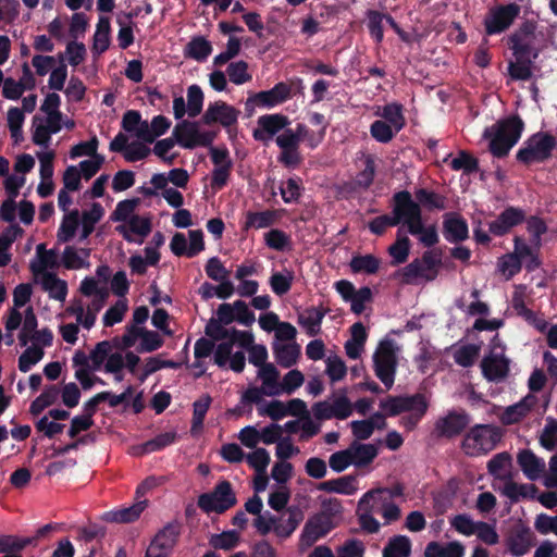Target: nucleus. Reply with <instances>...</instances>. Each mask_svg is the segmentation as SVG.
Here are the masks:
<instances>
[{
    "label": "nucleus",
    "mask_w": 557,
    "mask_h": 557,
    "mask_svg": "<svg viewBox=\"0 0 557 557\" xmlns=\"http://www.w3.org/2000/svg\"><path fill=\"white\" fill-rule=\"evenodd\" d=\"M392 218L397 225H406L408 233L419 231L418 221L422 218V210L408 190H400L393 195Z\"/></svg>",
    "instance_id": "nucleus-5"
},
{
    "label": "nucleus",
    "mask_w": 557,
    "mask_h": 557,
    "mask_svg": "<svg viewBox=\"0 0 557 557\" xmlns=\"http://www.w3.org/2000/svg\"><path fill=\"white\" fill-rule=\"evenodd\" d=\"M380 408L386 412L388 417L399 416L404 412H426L429 401L424 394L417 393L413 395L387 396L381 400Z\"/></svg>",
    "instance_id": "nucleus-7"
},
{
    "label": "nucleus",
    "mask_w": 557,
    "mask_h": 557,
    "mask_svg": "<svg viewBox=\"0 0 557 557\" xmlns=\"http://www.w3.org/2000/svg\"><path fill=\"white\" fill-rule=\"evenodd\" d=\"M287 512V520L285 522L278 520L277 525L274 527V532L278 537H289L305 517L304 511L297 506L288 507Z\"/></svg>",
    "instance_id": "nucleus-29"
},
{
    "label": "nucleus",
    "mask_w": 557,
    "mask_h": 557,
    "mask_svg": "<svg viewBox=\"0 0 557 557\" xmlns=\"http://www.w3.org/2000/svg\"><path fill=\"white\" fill-rule=\"evenodd\" d=\"M104 214V209L99 202H94L90 210L84 211L82 214V233L79 240L83 242L89 237L95 230V224L98 223Z\"/></svg>",
    "instance_id": "nucleus-34"
},
{
    "label": "nucleus",
    "mask_w": 557,
    "mask_h": 557,
    "mask_svg": "<svg viewBox=\"0 0 557 557\" xmlns=\"http://www.w3.org/2000/svg\"><path fill=\"white\" fill-rule=\"evenodd\" d=\"M523 129L524 122L518 114L498 121L492 128H486L484 138L490 139V152L498 159L507 157L521 138Z\"/></svg>",
    "instance_id": "nucleus-1"
},
{
    "label": "nucleus",
    "mask_w": 557,
    "mask_h": 557,
    "mask_svg": "<svg viewBox=\"0 0 557 557\" xmlns=\"http://www.w3.org/2000/svg\"><path fill=\"white\" fill-rule=\"evenodd\" d=\"M517 462L523 474L531 481L537 480L545 470V462L531 449H522L517 455Z\"/></svg>",
    "instance_id": "nucleus-18"
},
{
    "label": "nucleus",
    "mask_w": 557,
    "mask_h": 557,
    "mask_svg": "<svg viewBox=\"0 0 557 557\" xmlns=\"http://www.w3.org/2000/svg\"><path fill=\"white\" fill-rule=\"evenodd\" d=\"M416 198L419 205L424 206L429 210L437 209L444 210L446 208L447 199L445 196L436 194L433 190L420 188L416 191Z\"/></svg>",
    "instance_id": "nucleus-39"
},
{
    "label": "nucleus",
    "mask_w": 557,
    "mask_h": 557,
    "mask_svg": "<svg viewBox=\"0 0 557 557\" xmlns=\"http://www.w3.org/2000/svg\"><path fill=\"white\" fill-rule=\"evenodd\" d=\"M381 116L385 122L394 126L395 132H400L406 124L403 106L399 103L394 102L384 106Z\"/></svg>",
    "instance_id": "nucleus-42"
},
{
    "label": "nucleus",
    "mask_w": 557,
    "mask_h": 557,
    "mask_svg": "<svg viewBox=\"0 0 557 557\" xmlns=\"http://www.w3.org/2000/svg\"><path fill=\"white\" fill-rule=\"evenodd\" d=\"M110 32V18L107 16H100L94 34V42L91 47L94 54H102L109 49Z\"/></svg>",
    "instance_id": "nucleus-26"
},
{
    "label": "nucleus",
    "mask_w": 557,
    "mask_h": 557,
    "mask_svg": "<svg viewBox=\"0 0 557 557\" xmlns=\"http://www.w3.org/2000/svg\"><path fill=\"white\" fill-rule=\"evenodd\" d=\"M238 541H239L238 533L234 530H230V531H224L220 534H213L209 540V544L214 549L231 550L237 546Z\"/></svg>",
    "instance_id": "nucleus-44"
},
{
    "label": "nucleus",
    "mask_w": 557,
    "mask_h": 557,
    "mask_svg": "<svg viewBox=\"0 0 557 557\" xmlns=\"http://www.w3.org/2000/svg\"><path fill=\"white\" fill-rule=\"evenodd\" d=\"M227 75L230 81L235 85H243L249 81H251V75L248 73V64L247 62L240 60L237 62H232L227 66Z\"/></svg>",
    "instance_id": "nucleus-53"
},
{
    "label": "nucleus",
    "mask_w": 557,
    "mask_h": 557,
    "mask_svg": "<svg viewBox=\"0 0 557 557\" xmlns=\"http://www.w3.org/2000/svg\"><path fill=\"white\" fill-rule=\"evenodd\" d=\"M211 401L212 398L210 397V395L206 394L193 404V419L190 428V432L193 435L197 434L202 430L205 418L210 408Z\"/></svg>",
    "instance_id": "nucleus-36"
},
{
    "label": "nucleus",
    "mask_w": 557,
    "mask_h": 557,
    "mask_svg": "<svg viewBox=\"0 0 557 557\" xmlns=\"http://www.w3.org/2000/svg\"><path fill=\"white\" fill-rule=\"evenodd\" d=\"M185 124H197V122H190L187 120L177 123L173 129V137L176 143L185 149H194L196 143H194L195 136L191 133L190 127L184 126Z\"/></svg>",
    "instance_id": "nucleus-45"
},
{
    "label": "nucleus",
    "mask_w": 557,
    "mask_h": 557,
    "mask_svg": "<svg viewBox=\"0 0 557 557\" xmlns=\"http://www.w3.org/2000/svg\"><path fill=\"white\" fill-rule=\"evenodd\" d=\"M212 45L203 36H197L185 47V57L194 59L198 62H203L212 53Z\"/></svg>",
    "instance_id": "nucleus-32"
},
{
    "label": "nucleus",
    "mask_w": 557,
    "mask_h": 557,
    "mask_svg": "<svg viewBox=\"0 0 557 557\" xmlns=\"http://www.w3.org/2000/svg\"><path fill=\"white\" fill-rule=\"evenodd\" d=\"M480 347L474 344H468L461 346L454 356L455 362L463 368H469L474 364L476 357L479 356Z\"/></svg>",
    "instance_id": "nucleus-52"
},
{
    "label": "nucleus",
    "mask_w": 557,
    "mask_h": 557,
    "mask_svg": "<svg viewBox=\"0 0 557 557\" xmlns=\"http://www.w3.org/2000/svg\"><path fill=\"white\" fill-rule=\"evenodd\" d=\"M289 124L288 116L281 113L261 115L258 119V128L252 131V137L257 141L268 143Z\"/></svg>",
    "instance_id": "nucleus-14"
},
{
    "label": "nucleus",
    "mask_w": 557,
    "mask_h": 557,
    "mask_svg": "<svg viewBox=\"0 0 557 557\" xmlns=\"http://www.w3.org/2000/svg\"><path fill=\"white\" fill-rule=\"evenodd\" d=\"M79 211L77 209L72 210L64 215L60 227L58 230L57 238L59 243H69L75 236V233L79 226Z\"/></svg>",
    "instance_id": "nucleus-33"
},
{
    "label": "nucleus",
    "mask_w": 557,
    "mask_h": 557,
    "mask_svg": "<svg viewBox=\"0 0 557 557\" xmlns=\"http://www.w3.org/2000/svg\"><path fill=\"white\" fill-rule=\"evenodd\" d=\"M398 348L391 338H384L379 343L373 354V369L376 377L384 384L386 389L392 388L395 382V374L398 366Z\"/></svg>",
    "instance_id": "nucleus-4"
},
{
    "label": "nucleus",
    "mask_w": 557,
    "mask_h": 557,
    "mask_svg": "<svg viewBox=\"0 0 557 557\" xmlns=\"http://www.w3.org/2000/svg\"><path fill=\"white\" fill-rule=\"evenodd\" d=\"M537 487L534 484H518L511 480L505 483L503 494L508 497L512 503L519 502L522 498H535Z\"/></svg>",
    "instance_id": "nucleus-35"
},
{
    "label": "nucleus",
    "mask_w": 557,
    "mask_h": 557,
    "mask_svg": "<svg viewBox=\"0 0 557 557\" xmlns=\"http://www.w3.org/2000/svg\"><path fill=\"white\" fill-rule=\"evenodd\" d=\"M248 465L253 468L258 473H265L270 463V455L265 448H256L252 453L247 455Z\"/></svg>",
    "instance_id": "nucleus-61"
},
{
    "label": "nucleus",
    "mask_w": 557,
    "mask_h": 557,
    "mask_svg": "<svg viewBox=\"0 0 557 557\" xmlns=\"http://www.w3.org/2000/svg\"><path fill=\"white\" fill-rule=\"evenodd\" d=\"M398 132L393 125L382 120H375L370 126L371 136L379 143H389Z\"/></svg>",
    "instance_id": "nucleus-48"
},
{
    "label": "nucleus",
    "mask_w": 557,
    "mask_h": 557,
    "mask_svg": "<svg viewBox=\"0 0 557 557\" xmlns=\"http://www.w3.org/2000/svg\"><path fill=\"white\" fill-rule=\"evenodd\" d=\"M99 146V140L96 135H94L88 141H81L77 145L73 146L70 151V157L72 159H76L82 156H89L91 158H96V154Z\"/></svg>",
    "instance_id": "nucleus-60"
},
{
    "label": "nucleus",
    "mask_w": 557,
    "mask_h": 557,
    "mask_svg": "<svg viewBox=\"0 0 557 557\" xmlns=\"http://www.w3.org/2000/svg\"><path fill=\"white\" fill-rule=\"evenodd\" d=\"M25 116L24 112L16 108L12 107L8 111V126L11 133L12 138L16 141L22 136V126L24 123Z\"/></svg>",
    "instance_id": "nucleus-62"
},
{
    "label": "nucleus",
    "mask_w": 557,
    "mask_h": 557,
    "mask_svg": "<svg viewBox=\"0 0 557 557\" xmlns=\"http://www.w3.org/2000/svg\"><path fill=\"white\" fill-rule=\"evenodd\" d=\"M62 264L69 270H77L87 267L89 263L82 258L75 247L66 246L62 255Z\"/></svg>",
    "instance_id": "nucleus-64"
},
{
    "label": "nucleus",
    "mask_w": 557,
    "mask_h": 557,
    "mask_svg": "<svg viewBox=\"0 0 557 557\" xmlns=\"http://www.w3.org/2000/svg\"><path fill=\"white\" fill-rule=\"evenodd\" d=\"M236 503V495L227 480L220 481L211 492L200 494L197 499V506L206 513H224Z\"/></svg>",
    "instance_id": "nucleus-6"
},
{
    "label": "nucleus",
    "mask_w": 557,
    "mask_h": 557,
    "mask_svg": "<svg viewBox=\"0 0 557 557\" xmlns=\"http://www.w3.org/2000/svg\"><path fill=\"white\" fill-rule=\"evenodd\" d=\"M317 488L319 491L326 492V493L352 495L357 491L356 476L350 474V475H344V476H341L337 479L323 481V482L319 483Z\"/></svg>",
    "instance_id": "nucleus-23"
},
{
    "label": "nucleus",
    "mask_w": 557,
    "mask_h": 557,
    "mask_svg": "<svg viewBox=\"0 0 557 557\" xmlns=\"http://www.w3.org/2000/svg\"><path fill=\"white\" fill-rule=\"evenodd\" d=\"M276 214L274 211L265 210L260 212L249 211L246 216L245 227L265 228L274 224Z\"/></svg>",
    "instance_id": "nucleus-43"
},
{
    "label": "nucleus",
    "mask_w": 557,
    "mask_h": 557,
    "mask_svg": "<svg viewBox=\"0 0 557 557\" xmlns=\"http://www.w3.org/2000/svg\"><path fill=\"white\" fill-rule=\"evenodd\" d=\"M258 377L262 381L264 395L276 396L281 394L280 372L273 363H267L259 368Z\"/></svg>",
    "instance_id": "nucleus-24"
},
{
    "label": "nucleus",
    "mask_w": 557,
    "mask_h": 557,
    "mask_svg": "<svg viewBox=\"0 0 557 557\" xmlns=\"http://www.w3.org/2000/svg\"><path fill=\"white\" fill-rule=\"evenodd\" d=\"M450 168L454 171L462 170L466 174H472L479 170V161L469 152L461 150L458 156L450 161Z\"/></svg>",
    "instance_id": "nucleus-46"
},
{
    "label": "nucleus",
    "mask_w": 557,
    "mask_h": 557,
    "mask_svg": "<svg viewBox=\"0 0 557 557\" xmlns=\"http://www.w3.org/2000/svg\"><path fill=\"white\" fill-rule=\"evenodd\" d=\"M265 245L276 251H284L290 246V237L282 230L272 228L264 234Z\"/></svg>",
    "instance_id": "nucleus-47"
},
{
    "label": "nucleus",
    "mask_w": 557,
    "mask_h": 557,
    "mask_svg": "<svg viewBox=\"0 0 557 557\" xmlns=\"http://www.w3.org/2000/svg\"><path fill=\"white\" fill-rule=\"evenodd\" d=\"M44 349L42 347L33 344V346L27 347L18 358V369L21 372H28L32 367L38 363L44 358Z\"/></svg>",
    "instance_id": "nucleus-41"
},
{
    "label": "nucleus",
    "mask_w": 557,
    "mask_h": 557,
    "mask_svg": "<svg viewBox=\"0 0 557 557\" xmlns=\"http://www.w3.org/2000/svg\"><path fill=\"white\" fill-rule=\"evenodd\" d=\"M348 449L351 453L352 462L357 468L370 465L377 456V449L372 444H360L354 442Z\"/></svg>",
    "instance_id": "nucleus-31"
},
{
    "label": "nucleus",
    "mask_w": 557,
    "mask_h": 557,
    "mask_svg": "<svg viewBox=\"0 0 557 557\" xmlns=\"http://www.w3.org/2000/svg\"><path fill=\"white\" fill-rule=\"evenodd\" d=\"M443 235L451 244H458L469 237L467 220L458 212H447L443 215Z\"/></svg>",
    "instance_id": "nucleus-15"
},
{
    "label": "nucleus",
    "mask_w": 557,
    "mask_h": 557,
    "mask_svg": "<svg viewBox=\"0 0 557 557\" xmlns=\"http://www.w3.org/2000/svg\"><path fill=\"white\" fill-rule=\"evenodd\" d=\"M381 265V259L374 255H356L350 259L349 268L352 273H364L372 275L377 273Z\"/></svg>",
    "instance_id": "nucleus-27"
},
{
    "label": "nucleus",
    "mask_w": 557,
    "mask_h": 557,
    "mask_svg": "<svg viewBox=\"0 0 557 557\" xmlns=\"http://www.w3.org/2000/svg\"><path fill=\"white\" fill-rule=\"evenodd\" d=\"M508 72L515 81H529L532 77V60L509 62Z\"/></svg>",
    "instance_id": "nucleus-54"
},
{
    "label": "nucleus",
    "mask_w": 557,
    "mask_h": 557,
    "mask_svg": "<svg viewBox=\"0 0 557 557\" xmlns=\"http://www.w3.org/2000/svg\"><path fill=\"white\" fill-rule=\"evenodd\" d=\"M203 92L198 85H191L187 89V113L190 117H196L202 111Z\"/></svg>",
    "instance_id": "nucleus-50"
},
{
    "label": "nucleus",
    "mask_w": 557,
    "mask_h": 557,
    "mask_svg": "<svg viewBox=\"0 0 557 557\" xmlns=\"http://www.w3.org/2000/svg\"><path fill=\"white\" fill-rule=\"evenodd\" d=\"M147 507V500H138L134 505L116 510L107 511L102 515V520L110 523H131L136 521Z\"/></svg>",
    "instance_id": "nucleus-19"
},
{
    "label": "nucleus",
    "mask_w": 557,
    "mask_h": 557,
    "mask_svg": "<svg viewBox=\"0 0 557 557\" xmlns=\"http://www.w3.org/2000/svg\"><path fill=\"white\" fill-rule=\"evenodd\" d=\"M534 535L530 528L520 527L511 532L507 539V546L513 556H523L533 544Z\"/></svg>",
    "instance_id": "nucleus-21"
},
{
    "label": "nucleus",
    "mask_w": 557,
    "mask_h": 557,
    "mask_svg": "<svg viewBox=\"0 0 557 557\" xmlns=\"http://www.w3.org/2000/svg\"><path fill=\"white\" fill-rule=\"evenodd\" d=\"M404 493V487L400 484L393 486L392 488H377L374 491L367 492L359 500V509H367V505L372 502L371 509L377 510V505L382 502H391L394 497H399Z\"/></svg>",
    "instance_id": "nucleus-20"
},
{
    "label": "nucleus",
    "mask_w": 557,
    "mask_h": 557,
    "mask_svg": "<svg viewBox=\"0 0 557 557\" xmlns=\"http://www.w3.org/2000/svg\"><path fill=\"white\" fill-rule=\"evenodd\" d=\"M384 552H391L399 557H408L411 553V542L405 535H396L385 546Z\"/></svg>",
    "instance_id": "nucleus-58"
},
{
    "label": "nucleus",
    "mask_w": 557,
    "mask_h": 557,
    "mask_svg": "<svg viewBox=\"0 0 557 557\" xmlns=\"http://www.w3.org/2000/svg\"><path fill=\"white\" fill-rule=\"evenodd\" d=\"M527 231L532 237V243L535 245H540L542 236L547 232V225L545 221L536 215L527 216Z\"/></svg>",
    "instance_id": "nucleus-59"
},
{
    "label": "nucleus",
    "mask_w": 557,
    "mask_h": 557,
    "mask_svg": "<svg viewBox=\"0 0 557 557\" xmlns=\"http://www.w3.org/2000/svg\"><path fill=\"white\" fill-rule=\"evenodd\" d=\"M181 530L177 522H169L153 537L150 548L160 550H171L180 536Z\"/></svg>",
    "instance_id": "nucleus-22"
},
{
    "label": "nucleus",
    "mask_w": 557,
    "mask_h": 557,
    "mask_svg": "<svg viewBox=\"0 0 557 557\" xmlns=\"http://www.w3.org/2000/svg\"><path fill=\"white\" fill-rule=\"evenodd\" d=\"M239 113V110L233 106L218 100L208 104L200 122L205 125L220 123L223 127H230L237 123Z\"/></svg>",
    "instance_id": "nucleus-13"
},
{
    "label": "nucleus",
    "mask_w": 557,
    "mask_h": 557,
    "mask_svg": "<svg viewBox=\"0 0 557 557\" xmlns=\"http://www.w3.org/2000/svg\"><path fill=\"white\" fill-rule=\"evenodd\" d=\"M396 275H400L404 283L410 284L417 278H423L428 282V275L430 274L429 270H426V264L420 261L419 258H416L399 270Z\"/></svg>",
    "instance_id": "nucleus-38"
},
{
    "label": "nucleus",
    "mask_w": 557,
    "mask_h": 557,
    "mask_svg": "<svg viewBox=\"0 0 557 557\" xmlns=\"http://www.w3.org/2000/svg\"><path fill=\"white\" fill-rule=\"evenodd\" d=\"M556 138L547 132H537L531 135L517 151L518 162L529 166L533 163H543L552 158L556 148Z\"/></svg>",
    "instance_id": "nucleus-3"
},
{
    "label": "nucleus",
    "mask_w": 557,
    "mask_h": 557,
    "mask_svg": "<svg viewBox=\"0 0 557 557\" xmlns=\"http://www.w3.org/2000/svg\"><path fill=\"white\" fill-rule=\"evenodd\" d=\"M335 528L332 519L325 512H318L310 517L302 529L300 543L302 546H312Z\"/></svg>",
    "instance_id": "nucleus-12"
},
{
    "label": "nucleus",
    "mask_w": 557,
    "mask_h": 557,
    "mask_svg": "<svg viewBox=\"0 0 557 557\" xmlns=\"http://www.w3.org/2000/svg\"><path fill=\"white\" fill-rule=\"evenodd\" d=\"M368 17V30L371 35V37L374 39L376 44H381L384 38V30H383V20L384 14L376 11V10H368L367 12Z\"/></svg>",
    "instance_id": "nucleus-49"
},
{
    "label": "nucleus",
    "mask_w": 557,
    "mask_h": 557,
    "mask_svg": "<svg viewBox=\"0 0 557 557\" xmlns=\"http://www.w3.org/2000/svg\"><path fill=\"white\" fill-rule=\"evenodd\" d=\"M504 432L494 424H475L471 426L461 441L462 451L470 457L487 455L502 441Z\"/></svg>",
    "instance_id": "nucleus-2"
},
{
    "label": "nucleus",
    "mask_w": 557,
    "mask_h": 557,
    "mask_svg": "<svg viewBox=\"0 0 557 557\" xmlns=\"http://www.w3.org/2000/svg\"><path fill=\"white\" fill-rule=\"evenodd\" d=\"M530 398L532 397H525L521 401L508 406L500 417L502 423L505 425H511L519 423L522 419H524L532 410L533 403H529Z\"/></svg>",
    "instance_id": "nucleus-28"
},
{
    "label": "nucleus",
    "mask_w": 557,
    "mask_h": 557,
    "mask_svg": "<svg viewBox=\"0 0 557 557\" xmlns=\"http://www.w3.org/2000/svg\"><path fill=\"white\" fill-rule=\"evenodd\" d=\"M128 309L126 299H119L111 306L103 315V324L106 326H113L121 322Z\"/></svg>",
    "instance_id": "nucleus-55"
},
{
    "label": "nucleus",
    "mask_w": 557,
    "mask_h": 557,
    "mask_svg": "<svg viewBox=\"0 0 557 557\" xmlns=\"http://www.w3.org/2000/svg\"><path fill=\"white\" fill-rule=\"evenodd\" d=\"M510 360L505 356V346H500V351H491L481 361L483 376L488 382H502L509 374Z\"/></svg>",
    "instance_id": "nucleus-11"
},
{
    "label": "nucleus",
    "mask_w": 557,
    "mask_h": 557,
    "mask_svg": "<svg viewBox=\"0 0 557 557\" xmlns=\"http://www.w3.org/2000/svg\"><path fill=\"white\" fill-rule=\"evenodd\" d=\"M140 338L141 342L138 348L140 352H151L159 349L163 345V339L159 333L146 330L144 327H141Z\"/></svg>",
    "instance_id": "nucleus-57"
},
{
    "label": "nucleus",
    "mask_w": 557,
    "mask_h": 557,
    "mask_svg": "<svg viewBox=\"0 0 557 557\" xmlns=\"http://www.w3.org/2000/svg\"><path fill=\"white\" fill-rule=\"evenodd\" d=\"M44 289L50 293V296L55 299L63 301L67 295V284L65 281L60 280L53 273H47L42 281Z\"/></svg>",
    "instance_id": "nucleus-40"
},
{
    "label": "nucleus",
    "mask_w": 557,
    "mask_h": 557,
    "mask_svg": "<svg viewBox=\"0 0 557 557\" xmlns=\"http://www.w3.org/2000/svg\"><path fill=\"white\" fill-rule=\"evenodd\" d=\"M139 202V198L125 199L117 202L114 211L111 214V220L117 222L128 221L131 216L134 215L133 212L136 210Z\"/></svg>",
    "instance_id": "nucleus-51"
},
{
    "label": "nucleus",
    "mask_w": 557,
    "mask_h": 557,
    "mask_svg": "<svg viewBox=\"0 0 557 557\" xmlns=\"http://www.w3.org/2000/svg\"><path fill=\"white\" fill-rule=\"evenodd\" d=\"M510 49L516 60H532L537 58V52L533 51L530 40L523 38L520 34H512L509 38Z\"/></svg>",
    "instance_id": "nucleus-37"
},
{
    "label": "nucleus",
    "mask_w": 557,
    "mask_h": 557,
    "mask_svg": "<svg viewBox=\"0 0 557 557\" xmlns=\"http://www.w3.org/2000/svg\"><path fill=\"white\" fill-rule=\"evenodd\" d=\"M520 11V5L515 2L490 9L484 18L485 34L492 36L505 32L519 16Z\"/></svg>",
    "instance_id": "nucleus-9"
},
{
    "label": "nucleus",
    "mask_w": 557,
    "mask_h": 557,
    "mask_svg": "<svg viewBox=\"0 0 557 557\" xmlns=\"http://www.w3.org/2000/svg\"><path fill=\"white\" fill-rule=\"evenodd\" d=\"M273 355L282 368L288 369L296 364L300 356V346L297 343L274 344Z\"/></svg>",
    "instance_id": "nucleus-25"
},
{
    "label": "nucleus",
    "mask_w": 557,
    "mask_h": 557,
    "mask_svg": "<svg viewBox=\"0 0 557 557\" xmlns=\"http://www.w3.org/2000/svg\"><path fill=\"white\" fill-rule=\"evenodd\" d=\"M330 309L309 307L298 314V324L306 330V333L314 337L321 332V324Z\"/></svg>",
    "instance_id": "nucleus-17"
},
{
    "label": "nucleus",
    "mask_w": 557,
    "mask_h": 557,
    "mask_svg": "<svg viewBox=\"0 0 557 557\" xmlns=\"http://www.w3.org/2000/svg\"><path fill=\"white\" fill-rule=\"evenodd\" d=\"M292 98V87L287 83L280 82L269 90L256 92L257 106L271 109L284 103Z\"/></svg>",
    "instance_id": "nucleus-16"
},
{
    "label": "nucleus",
    "mask_w": 557,
    "mask_h": 557,
    "mask_svg": "<svg viewBox=\"0 0 557 557\" xmlns=\"http://www.w3.org/2000/svg\"><path fill=\"white\" fill-rule=\"evenodd\" d=\"M470 422L471 416L466 410H449L435 421L433 435L436 438H456L468 429Z\"/></svg>",
    "instance_id": "nucleus-8"
},
{
    "label": "nucleus",
    "mask_w": 557,
    "mask_h": 557,
    "mask_svg": "<svg viewBox=\"0 0 557 557\" xmlns=\"http://www.w3.org/2000/svg\"><path fill=\"white\" fill-rule=\"evenodd\" d=\"M525 221V210L520 207L507 206L495 220L487 223L488 233L502 237L509 234L513 227Z\"/></svg>",
    "instance_id": "nucleus-10"
},
{
    "label": "nucleus",
    "mask_w": 557,
    "mask_h": 557,
    "mask_svg": "<svg viewBox=\"0 0 557 557\" xmlns=\"http://www.w3.org/2000/svg\"><path fill=\"white\" fill-rule=\"evenodd\" d=\"M304 381H305V376L299 370L293 369V370L288 371L284 375L282 383H280L281 394L282 393H287V394L294 393L297 388H299L304 384Z\"/></svg>",
    "instance_id": "nucleus-63"
},
{
    "label": "nucleus",
    "mask_w": 557,
    "mask_h": 557,
    "mask_svg": "<svg viewBox=\"0 0 557 557\" xmlns=\"http://www.w3.org/2000/svg\"><path fill=\"white\" fill-rule=\"evenodd\" d=\"M400 232L401 230H398L395 243L387 249V252L392 258L391 265L393 267L405 263L411 249L410 239L405 235H400Z\"/></svg>",
    "instance_id": "nucleus-30"
},
{
    "label": "nucleus",
    "mask_w": 557,
    "mask_h": 557,
    "mask_svg": "<svg viewBox=\"0 0 557 557\" xmlns=\"http://www.w3.org/2000/svg\"><path fill=\"white\" fill-rule=\"evenodd\" d=\"M176 440L175 432H165L157 435L152 440L147 441L143 445L144 453H153L163 449L173 444Z\"/></svg>",
    "instance_id": "nucleus-56"
}]
</instances>
